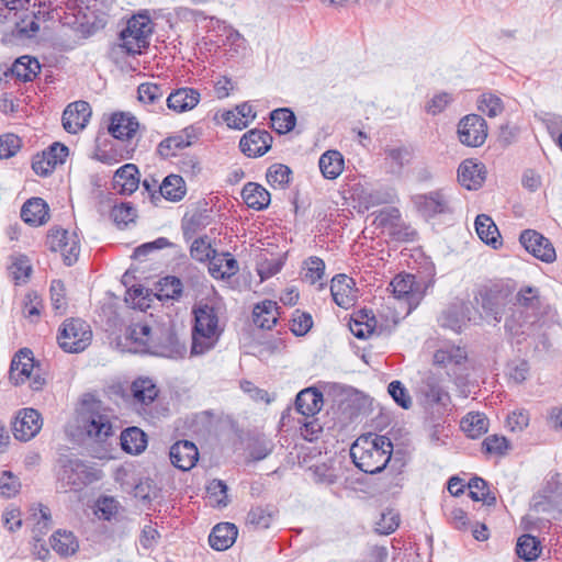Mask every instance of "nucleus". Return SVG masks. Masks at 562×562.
I'll list each match as a JSON object with an SVG mask.
<instances>
[{
  "label": "nucleus",
  "instance_id": "nucleus-38",
  "mask_svg": "<svg viewBox=\"0 0 562 562\" xmlns=\"http://www.w3.org/2000/svg\"><path fill=\"white\" fill-rule=\"evenodd\" d=\"M238 270V262L229 252H224L221 256L216 255L209 265V272L214 279H229Z\"/></svg>",
  "mask_w": 562,
  "mask_h": 562
},
{
  "label": "nucleus",
  "instance_id": "nucleus-31",
  "mask_svg": "<svg viewBox=\"0 0 562 562\" xmlns=\"http://www.w3.org/2000/svg\"><path fill=\"white\" fill-rule=\"evenodd\" d=\"M376 318L368 311H359L350 321V331L359 339L369 338L372 335L380 334L376 329Z\"/></svg>",
  "mask_w": 562,
  "mask_h": 562
},
{
  "label": "nucleus",
  "instance_id": "nucleus-58",
  "mask_svg": "<svg viewBox=\"0 0 562 562\" xmlns=\"http://www.w3.org/2000/svg\"><path fill=\"white\" fill-rule=\"evenodd\" d=\"M479 110L488 117H495L503 112L504 103L502 99L494 93H483L479 100Z\"/></svg>",
  "mask_w": 562,
  "mask_h": 562
},
{
  "label": "nucleus",
  "instance_id": "nucleus-29",
  "mask_svg": "<svg viewBox=\"0 0 562 562\" xmlns=\"http://www.w3.org/2000/svg\"><path fill=\"white\" fill-rule=\"evenodd\" d=\"M241 198L249 209L261 211L269 206L270 192L257 182H247L241 190Z\"/></svg>",
  "mask_w": 562,
  "mask_h": 562
},
{
  "label": "nucleus",
  "instance_id": "nucleus-43",
  "mask_svg": "<svg viewBox=\"0 0 562 562\" xmlns=\"http://www.w3.org/2000/svg\"><path fill=\"white\" fill-rule=\"evenodd\" d=\"M461 429L469 438L476 439L488 429V419L483 413L470 412L460 422Z\"/></svg>",
  "mask_w": 562,
  "mask_h": 562
},
{
  "label": "nucleus",
  "instance_id": "nucleus-28",
  "mask_svg": "<svg viewBox=\"0 0 562 562\" xmlns=\"http://www.w3.org/2000/svg\"><path fill=\"white\" fill-rule=\"evenodd\" d=\"M41 71V65L34 57L24 55L15 59L12 66L4 71V76L11 75L22 82L32 81Z\"/></svg>",
  "mask_w": 562,
  "mask_h": 562
},
{
  "label": "nucleus",
  "instance_id": "nucleus-63",
  "mask_svg": "<svg viewBox=\"0 0 562 562\" xmlns=\"http://www.w3.org/2000/svg\"><path fill=\"white\" fill-rule=\"evenodd\" d=\"M387 393L391 395L393 401L402 408L408 409L412 406V397L404 386V384L398 381H392L387 386Z\"/></svg>",
  "mask_w": 562,
  "mask_h": 562
},
{
  "label": "nucleus",
  "instance_id": "nucleus-39",
  "mask_svg": "<svg viewBox=\"0 0 562 562\" xmlns=\"http://www.w3.org/2000/svg\"><path fill=\"white\" fill-rule=\"evenodd\" d=\"M49 541L53 550L60 557L74 555L79 549L78 540L71 531L58 529L52 535Z\"/></svg>",
  "mask_w": 562,
  "mask_h": 562
},
{
  "label": "nucleus",
  "instance_id": "nucleus-50",
  "mask_svg": "<svg viewBox=\"0 0 562 562\" xmlns=\"http://www.w3.org/2000/svg\"><path fill=\"white\" fill-rule=\"evenodd\" d=\"M292 170L283 164L271 165L266 173L268 183L273 188L284 189L291 181Z\"/></svg>",
  "mask_w": 562,
  "mask_h": 562
},
{
  "label": "nucleus",
  "instance_id": "nucleus-51",
  "mask_svg": "<svg viewBox=\"0 0 562 562\" xmlns=\"http://www.w3.org/2000/svg\"><path fill=\"white\" fill-rule=\"evenodd\" d=\"M164 93L162 86L154 82H144L137 88L138 100L142 103L149 105L159 104L160 109Z\"/></svg>",
  "mask_w": 562,
  "mask_h": 562
},
{
  "label": "nucleus",
  "instance_id": "nucleus-33",
  "mask_svg": "<svg viewBox=\"0 0 562 562\" xmlns=\"http://www.w3.org/2000/svg\"><path fill=\"white\" fill-rule=\"evenodd\" d=\"M33 267L27 256L15 254L10 256L8 274L15 285H22L29 282Z\"/></svg>",
  "mask_w": 562,
  "mask_h": 562
},
{
  "label": "nucleus",
  "instance_id": "nucleus-12",
  "mask_svg": "<svg viewBox=\"0 0 562 562\" xmlns=\"http://www.w3.org/2000/svg\"><path fill=\"white\" fill-rule=\"evenodd\" d=\"M521 246L537 259L550 263L557 258L551 241L535 229H525L519 236Z\"/></svg>",
  "mask_w": 562,
  "mask_h": 562
},
{
  "label": "nucleus",
  "instance_id": "nucleus-54",
  "mask_svg": "<svg viewBox=\"0 0 562 562\" xmlns=\"http://www.w3.org/2000/svg\"><path fill=\"white\" fill-rule=\"evenodd\" d=\"M313 327L312 315L301 310H295L290 319V330L296 337L305 336Z\"/></svg>",
  "mask_w": 562,
  "mask_h": 562
},
{
  "label": "nucleus",
  "instance_id": "nucleus-34",
  "mask_svg": "<svg viewBox=\"0 0 562 562\" xmlns=\"http://www.w3.org/2000/svg\"><path fill=\"white\" fill-rule=\"evenodd\" d=\"M353 280L344 273L336 274L330 281L333 301L340 307H347L351 301Z\"/></svg>",
  "mask_w": 562,
  "mask_h": 562
},
{
  "label": "nucleus",
  "instance_id": "nucleus-46",
  "mask_svg": "<svg viewBox=\"0 0 562 562\" xmlns=\"http://www.w3.org/2000/svg\"><path fill=\"white\" fill-rule=\"evenodd\" d=\"M516 553L525 561H533L541 553L540 541L535 536L525 533L518 538Z\"/></svg>",
  "mask_w": 562,
  "mask_h": 562
},
{
  "label": "nucleus",
  "instance_id": "nucleus-52",
  "mask_svg": "<svg viewBox=\"0 0 562 562\" xmlns=\"http://www.w3.org/2000/svg\"><path fill=\"white\" fill-rule=\"evenodd\" d=\"M515 304L535 314L540 308L539 290L535 286L521 288L516 294Z\"/></svg>",
  "mask_w": 562,
  "mask_h": 562
},
{
  "label": "nucleus",
  "instance_id": "nucleus-1",
  "mask_svg": "<svg viewBox=\"0 0 562 562\" xmlns=\"http://www.w3.org/2000/svg\"><path fill=\"white\" fill-rule=\"evenodd\" d=\"M393 451L391 440L385 436H363L350 448V457L355 465L369 474L380 473L387 465Z\"/></svg>",
  "mask_w": 562,
  "mask_h": 562
},
{
  "label": "nucleus",
  "instance_id": "nucleus-17",
  "mask_svg": "<svg viewBox=\"0 0 562 562\" xmlns=\"http://www.w3.org/2000/svg\"><path fill=\"white\" fill-rule=\"evenodd\" d=\"M169 457L173 467L181 471H189L199 460V450L194 442L179 440L170 447Z\"/></svg>",
  "mask_w": 562,
  "mask_h": 562
},
{
  "label": "nucleus",
  "instance_id": "nucleus-27",
  "mask_svg": "<svg viewBox=\"0 0 562 562\" xmlns=\"http://www.w3.org/2000/svg\"><path fill=\"white\" fill-rule=\"evenodd\" d=\"M238 536L237 527L232 522H220L214 526L209 535V544L216 551L229 549Z\"/></svg>",
  "mask_w": 562,
  "mask_h": 562
},
{
  "label": "nucleus",
  "instance_id": "nucleus-45",
  "mask_svg": "<svg viewBox=\"0 0 562 562\" xmlns=\"http://www.w3.org/2000/svg\"><path fill=\"white\" fill-rule=\"evenodd\" d=\"M469 496L475 502H483L487 506H494L496 504V497L491 493L487 482L482 477L474 476L469 483Z\"/></svg>",
  "mask_w": 562,
  "mask_h": 562
},
{
  "label": "nucleus",
  "instance_id": "nucleus-5",
  "mask_svg": "<svg viewBox=\"0 0 562 562\" xmlns=\"http://www.w3.org/2000/svg\"><path fill=\"white\" fill-rule=\"evenodd\" d=\"M79 427L91 439L102 442L113 436L110 415L100 401L85 404L78 415Z\"/></svg>",
  "mask_w": 562,
  "mask_h": 562
},
{
  "label": "nucleus",
  "instance_id": "nucleus-23",
  "mask_svg": "<svg viewBox=\"0 0 562 562\" xmlns=\"http://www.w3.org/2000/svg\"><path fill=\"white\" fill-rule=\"evenodd\" d=\"M124 339L134 352H145L151 340V328L147 323H132L125 329Z\"/></svg>",
  "mask_w": 562,
  "mask_h": 562
},
{
  "label": "nucleus",
  "instance_id": "nucleus-42",
  "mask_svg": "<svg viewBox=\"0 0 562 562\" xmlns=\"http://www.w3.org/2000/svg\"><path fill=\"white\" fill-rule=\"evenodd\" d=\"M420 392L430 404L446 406L450 401L449 393L441 386L438 379L434 375H428L423 381Z\"/></svg>",
  "mask_w": 562,
  "mask_h": 562
},
{
  "label": "nucleus",
  "instance_id": "nucleus-64",
  "mask_svg": "<svg viewBox=\"0 0 562 562\" xmlns=\"http://www.w3.org/2000/svg\"><path fill=\"white\" fill-rule=\"evenodd\" d=\"M325 272V262L318 257H310L305 261L304 280L311 284H315L322 280Z\"/></svg>",
  "mask_w": 562,
  "mask_h": 562
},
{
  "label": "nucleus",
  "instance_id": "nucleus-6",
  "mask_svg": "<svg viewBox=\"0 0 562 562\" xmlns=\"http://www.w3.org/2000/svg\"><path fill=\"white\" fill-rule=\"evenodd\" d=\"M91 340V327L81 318H67L59 326L57 341L65 352H82L90 346Z\"/></svg>",
  "mask_w": 562,
  "mask_h": 562
},
{
  "label": "nucleus",
  "instance_id": "nucleus-11",
  "mask_svg": "<svg viewBox=\"0 0 562 562\" xmlns=\"http://www.w3.org/2000/svg\"><path fill=\"white\" fill-rule=\"evenodd\" d=\"M42 426L43 418L37 409L22 408L12 424V432L15 439L26 442L40 432Z\"/></svg>",
  "mask_w": 562,
  "mask_h": 562
},
{
  "label": "nucleus",
  "instance_id": "nucleus-9",
  "mask_svg": "<svg viewBox=\"0 0 562 562\" xmlns=\"http://www.w3.org/2000/svg\"><path fill=\"white\" fill-rule=\"evenodd\" d=\"M46 246L52 251H59L67 266H71L78 260L80 244L76 233L70 235L66 229L53 227L47 233Z\"/></svg>",
  "mask_w": 562,
  "mask_h": 562
},
{
  "label": "nucleus",
  "instance_id": "nucleus-53",
  "mask_svg": "<svg viewBox=\"0 0 562 562\" xmlns=\"http://www.w3.org/2000/svg\"><path fill=\"white\" fill-rule=\"evenodd\" d=\"M191 257L200 262H204L209 260L211 262L212 258H215L216 250L212 248L209 237L201 236L193 240L190 247Z\"/></svg>",
  "mask_w": 562,
  "mask_h": 562
},
{
  "label": "nucleus",
  "instance_id": "nucleus-16",
  "mask_svg": "<svg viewBox=\"0 0 562 562\" xmlns=\"http://www.w3.org/2000/svg\"><path fill=\"white\" fill-rule=\"evenodd\" d=\"M486 178L483 162L475 159H464L458 168V181L467 190H479Z\"/></svg>",
  "mask_w": 562,
  "mask_h": 562
},
{
  "label": "nucleus",
  "instance_id": "nucleus-13",
  "mask_svg": "<svg viewBox=\"0 0 562 562\" xmlns=\"http://www.w3.org/2000/svg\"><path fill=\"white\" fill-rule=\"evenodd\" d=\"M272 135L266 130L252 128L245 133L239 140L240 151L249 157L263 156L271 148Z\"/></svg>",
  "mask_w": 562,
  "mask_h": 562
},
{
  "label": "nucleus",
  "instance_id": "nucleus-41",
  "mask_svg": "<svg viewBox=\"0 0 562 562\" xmlns=\"http://www.w3.org/2000/svg\"><path fill=\"white\" fill-rule=\"evenodd\" d=\"M158 192L168 201L179 202L186 195V182L179 175H168L159 186Z\"/></svg>",
  "mask_w": 562,
  "mask_h": 562
},
{
  "label": "nucleus",
  "instance_id": "nucleus-57",
  "mask_svg": "<svg viewBox=\"0 0 562 562\" xmlns=\"http://www.w3.org/2000/svg\"><path fill=\"white\" fill-rule=\"evenodd\" d=\"M49 293L54 311L64 314L68 306L64 282L61 280H53L50 282Z\"/></svg>",
  "mask_w": 562,
  "mask_h": 562
},
{
  "label": "nucleus",
  "instance_id": "nucleus-15",
  "mask_svg": "<svg viewBox=\"0 0 562 562\" xmlns=\"http://www.w3.org/2000/svg\"><path fill=\"white\" fill-rule=\"evenodd\" d=\"M390 285L396 299L406 300L408 305L407 313H411L419 305L424 294L415 288V276L409 273L397 274Z\"/></svg>",
  "mask_w": 562,
  "mask_h": 562
},
{
  "label": "nucleus",
  "instance_id": "nucleus-14",
  "mask_svg": "<svg viewBox=\"0 0 562 562\" xmlns=\"http://www.w3.org/2000/svg\"><path fill=\"white\" fill-rule=\"evenodd\" d=\"M91 106L87 101H75L66 106L61 121L64 128L71 134L83 130L91 116Z\"/></svg>",
  "mask_w": 562,
  "mask_h": 562
},
{
  "label": "nucleus",
  "instance_id": "nucleus-60",
  "mask_svg": "<svg viewBox=\"0 0 562 562\" xmlns=\"http://www.w3.org/2000/svg\"><path fill=\"white\" fill-rule=\"evenodd\" d=\"M284 266L283 257H271L261 259L257 265V272L261 281H265L281 271Z\"/></svg>",
  "mask_w": 562,
  "mask_h": 562
},
{
  "label": "nucleus",
  "instance_id": "nucleus-18",
  "mask_svg": "<svg viewBox=\"0 0 562 562\" xmlns=\"http://www.w3.org/2000/svg\"><path fill=\"white\" fill-rule=\"evenodd\" d=\"M139 128L137 119L128 112H115L109 119L108 132L117 140H130Z\"/></svg>",
  "mask_w": 562,
  "mask_h": 562
},
{
  "label": "nucleus",
  "instance_id": "nucleus-32",
  "mask_svg": "<svg viewBox=\"0 0 562 562\" xmlns=\"http://www.w3.org/2000/svg\"><path fill=\"white\" fill-rule=\"evenodd\" d=\"M256 119V112L248 102H244L232 111L223 114V120L229 128L244 130Z\"/></svg>",
  "mask_w": 562,
  "mask_h": 562
},
{
  "label": "nucleus",
  "instance_id": "nucleus-47",
  "mask_svg": "<svg viewBox=\"0 0 562 562\" xmlns=\"http://www.w3.org/2000/svg\"><path fill=\"white\" fill-rule=\"evenodd\" d=\"M40 31V23L35 15L24 13L20 21L14 22L11 36L19 41L33 38Z\"/></svg>",
  "mask_w": 562,
  "mask_h": 562
},
{
  "label": "nucleus",
  "instance_id": "nucleus-10",
  "mask_svg": "<svg viewBox=\"0 0 562 562\" xmlns=\"http://www.w3.org/2000/svg\"><path fill=\"white\" fill-rule=\"evenodd\" d=\"M458 138L468 147H480L487 138V123L479 114H468L458 124Z\"/></svg>",
  "mask_w": 562,
  "mask_h": 562
},
{
  "label": "nucleus",
  "instance_id": "nucleus-49",
  "mask_svg": "<svg viewBox=\"0 0 562 562\" xmlns=\"http://www.w3.org/2000/svg\"><path fill=\"white\" fill-rule=\"evenodd\" d=\"M276 510L269 506H255L247 514V524L255 529H268L273 521Z\"/></svg>",
  "mask_w": 562,
  "mask_h": 562
},
{
  "label": "nucleus",
  "instance_id": "nucleus-2",
  "mask_svg": "<svg viewBox=\"0 0 562 562\" xmlns=\"http://www.w3.org/2000/svg\"><path fill=\"white\" fill-rule=\"evenodd\" d=\"M191 355H204L215 347L222 335L218 311L207 303H200L192 310Z\"/></svg>",
  "mask_w": 562,
  "mask_h": 562
},
{
  "label": "nucleus",
  "instance_id": "nucleus-19",
  "mask_svg": "<svg viewBox=\"0 0 562 562\" xmlns=\"http://www.w3.org/2000/svg\"><path fill=\"white\" fill-rule=\"evenodd\" d=\"M139 182L137 166L134 164H125L114 172L112 188L119 194L130 195L137 190Z\"/></svg>",
  "mask_w": 562,
  "mask_h": 562
},
{
  "label": "nucleus",
  "instance_id": "nucleus-21",
  "mask_svg": "<svg viewBox=\"0 0 562 562\" xmlns=\"http://www.w3.org/2000/svg\"><path fill=\"white\" fill-rule=\"evenodd\" d=\"M34 369L33 352L29 348L19 350L10 366L9 379L14 385L24 383Z\"/></svg>",
  "mask_w": 562,
  "mask_h": 562
},
{
  "label": "nucleus",
  "instance_id": "nucleus-30",
  "mask_svg": "<svg viewBox=\"0 0 562 562\" xmlns=\"http://www.w3.org/2000/svg\"><path fill=\"white\" fill-rule=\"evenodd\" d=\"M279 306L272 300H265L257 303L252 310V321L255 325L262 329H271L278 322Z\"/></svg>",
  "mask_w": 562,
  "mask_h": 562
},
{
  "label": "nucleus",
  "instance_id": "nucleus-8",
  "mask_svg": "<svg viewBox=\"0 0 562 562\" xmlns=\"http://www.w3.org/2000/svg\"><path fill=\"white\" fill-rule=\"evenodd\" d=\"M413 202L418 213L426 220L451 215L454 212L450 196L442 189L417 194L413 198Z\"/></svg>",
  "mask_w": 562,
  "mask_h": 562
},
{
  "label": "nucleus",
  "instance_id": "nucleus-56",
  "mask_svg": "<svg viewBox=\"0 0 562 562\" xmlns=\"http://www.w3.org/2000/svg\"><path fill=\"white\" fill-rule=\"evenodd\" d=\"M312 480L315 484L330 486L338 480L335 469L326 463L315 464L310 468Z\"/></svg>",
  "mask_w": 562,
  "mask_h": 562
},
{
  "label": "nucleus",
  "instance_id": "nucleus-61",
  "mask_svg": "<svg viewBox=\"0 0 562 562\" xmlns=\"http://www.w3.org/2000/svg\"><path fill=\"white\" fill-rule=\"evenodd\" d=\"M465 358V352L461 348L451 347L450 349H438L434 355V362L439 366L460 364Z\"/></svg>",
  "mask_w": 562,
  "mask_h": 562
},
{
  "label": "nucleus",
  "instance_id": "nucleus-26",
  "mask_svg": "<svg viewBox=\"0 0 562 562\" xmlns=\"http://www.w3.org/2000/svg\"><path fill=\"white\" fill-rule=\"evenodd\" d=\"M21 217L31 226L44 225L49 220L48 204L42 198H31L22 205Z\"/></svg>",
  "mask_w": 562,
  "mask_h": 562
},
{
  "label": "nucleus",
  "instance_id": "nucleus-20",
  "mask_svg": "<svg viewBox=\"0 0 562 562\" xmlns=\"http://www.w3.org/2000/svg\"><path fill=\"white\" fill-rule=\"evenodd\" d=\"M201 99L200 91L190 87H182L173 90L166 99L169 110L176 113H183L194 109Z\"/></svg>",
  "mask_w": 562,
  "mask_h": 562
},
{
  "label": "nucleus",
  "instance_id": "nucleus-40",
  "mask_svg": "<svg viewBox=\"0 0 562 562\" xmlns=\"http://www.w3.org/2000/svg\"><path fill=\"white\" fill-rule=\"evenodd\" d=\"M318 167L325 179L334 180L344 170V157L338 150H327L319 157Z\"/></svg>",
  "mask_w": 562,
  "mask_h": 562
},
{
  "label": "nucleus",
  "instance_id": "nucleus-62",
  "mask_svg": "<svg viewBox=\"0 0 562 562\" xmlns=\"http://www.w3.org/2000/svg\"><path fill=\"white\" fill-rule=\"evenodd\" d=\"M137 216L136 209L130 202H122L111 210V217L117 225H127Z\"/></svg>",
  "mask_w": 562,
  "mask_h": 562
},
{
  "label": "nucleus",
  "instance_id": "nucleus-3",
  "mask_svg": "<svg viewBox=\"0 0 562 562\" xmlns=\"http://www.w3.org/2000/svg\"><path fill=\"white\" fill-rule=\"evenodd\" d=\"M102 471L95 464L80 459H59L57 479L64 487L79 491L93 482L101 480Z\"/></svg>",
  "mask_w": 562,
  "mask_h": 562
},
{
  "label": "nucleus",
  "instance_id": "nucleus-4",
  "mask_svg": "<svg viewBox=\"0 0 562 562\" xmlns=\"http://www.w3.org/2000/svg\"><path fill=\"white\" fill-rule=\"evenodd\" d=\"M153 21L147 13L134 14L120 32V46L128 55L142 54L149 46Z\"/></svg>",
  "mask_w": 562,
  "mask_h": 562
},
{
  "label": "nucleus",
  "instance_id": "nucleus-7",
  "mask_svg": "<svg viewBox=\"0 0 562 562\" xmlns=\"http://www.w3.org/2000/svg\"><path fill=\"white\" fill-rule=\"evenodd\" d=\"M510 291L503 284L482 286L474 300L482 311V317L491 323L497 324L503 318L504 308L509 302Z\"/></svg>",
  "mask_w": 562,
  "mask_h": 562
},
{
  "label": "nucleus",
  "instance_id": "nucleus-22",
  "mask_svg": "<svg viewBox=\"0 0 562 562\" xmlns=\"http://www.w3.org/2000/svg\"><path fill=\"white\" fill-rule=\"evenodd\" d=\"M323 393L316 387H306L295 397V409L305 418L314 417L323 407Z\"/></svg>",
  "mask_w": 562,
  "mask_h": 562
},
{
  "label": "nucleus",
  "instance_id": "nucleus-35",
  "mask_svg": "<svg viewBox=\"0 0 562 562\" xmlns=\"http://www.w3.org/2000/svg\"><path fill=\"white\" fill-rule=\"evenodd\" d=\"M475 231L480 239L486 245L497 249L502 241L501 234L492 217L486 214H479L474 222Z\"/></svg>",
  "mask_w": 562,
  "mask_h": 562
},
{
  "label": "nucleus",
  "instance_id": "nucleus-25",
  "mask_svg": "<svg viewBox=\"0 0 562 562\" xmlns=\"http://www.w3.org/2000/svg\"><path fill=\"white\" fill-rule=\"evenodd\" d=\"M193 138V127H186L182 133L162 139L157 146V154L164 159L175 157L178 150L191 146Z\"/></svg>",
  "mask_w": 562,
  "mask_h": 562
},
{
  "label": "nucleus",
  "instance_id": "nucleus-59",
  "mask_svg": "<svg viewBox=\"0 0 562 562\" xmlns=\"http://www.w3.org/2000/svg\"><path fill=\"white\" fill-rule=\"evenodd\" d=\"M384 154L386 159L391 161L392 171H401L411 160V153L404 146L387 147L384 149Z\"/></svg>",
  "mask_w": 562,
  "mask_h": 562
},
{
  "label": "nucleus",
  "instance_id": "nucleus-24",
  "mask_svg": "<svg viewBox=\"0 0 562 562\" xmlns=\"http://www.w3.org/2000/svg\"><path fill=\"white\" fill-rule=\"evenodd\" d=\"M134 403L139 405L140 408L147 413V407L150 406L158 397L159 389L150 378H137L131 385Z\"/></svg>",
  "mask_w": 562,
  "mask_h": 562
},
{
  "label": "nucleus",
  "instance_id": "nucleus-55",
  "mask_svg": "<svg viewBox=\"0 0 562 562\" xmlns=\"http://www.w3.org/2000/svg\"><path fill=\"white\" fill-rule=\"evenodd\" d=\"M509 448V440L505 436L490 435L482 442V451L491 456H505Z\"/></svg>",
  "mask_w": 562,
  "mask_h": 562
},
{
  "label": "nucleus",
  "instance_id": "nucleus-36",
  "mask_svg": "<svg viewBox=\"0 0 562 562\" xmlns=\"http://www.w3.org/2000/svg\"><path fill=\"white\" fill-rule=\"evenodd\" d=\"M134 151V146L125 145L119 147L116 144L111 143L110 145L98 146L95 159L102 164L112 166L123 159H131Z\"/></svg>",
  "mask_w": 562,
  "mask_h": 562
},
{
  "label": "nucleus",
  "instance_id": "nucleus-44",
  "mask_svg": "<svg viewBox=\"0 0 562 562\" xmlns=\"http://www.w3.org/2000/svg\"><path fill=\"white\" fill-rule=\"evenodd\" d=\"M272 128L278 134H286L291 132L296 123L295 114L289 108L276 109L270 113Z\"/></svg>",
  "mask_w": 562,
  "mask_h": 562
},
{
  "label": "nucleus",
  "instance_id": "nucleus-48",
  "mask_svg": "<svg viewBox=\"0 0 562 562\" xmlns=\"http://www.w3.org/2000/svg\"><path fill=\"white\" fill-rule=\"evenodd\" d=\"M158 285L159 288L156 295L160 301H177L182 295L183 285L178 277L167 276L159 281Z\"/></svg>",
  "mask_w": 562,
  "mask_h": 562
},
{
  "label": "nucleus",
  "instance_id": "nucleus-37",
  "mask_svg": "<svg viewBox=\"0 0 562 562\" xmlns=\"http://www.w3.org/2000/svg\"><path fill=\"white\" fill-rule=\"evenodd\" d=\"M122 450L130 454H139L147 447V435L138 427H128L121 432Z\"/></svg>",
  "mask_w": 562,
  "mask_h": 562
}]
</instances>
